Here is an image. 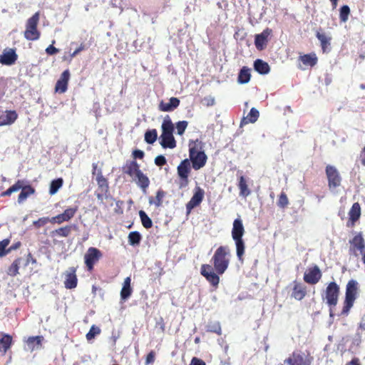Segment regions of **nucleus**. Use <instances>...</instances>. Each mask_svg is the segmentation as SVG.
<instances>
[{
    "label": "nucleus",
    "instance_id": "1",
    "mask_svg": "<svg viewBox=\"0 0 365 365\" xmlns=\"http://www.w3.org/2000/svg\"><path fill=\"white\" fill-rule=\"evenodd\" d=\"M230 250L227 246H220L211 258L215 272L210 264H203L200 267V274L214 288L217 289L220 283L219 275L223 274L230 264Z\"/></svg>",
    "mask_w": 365,
    "mask_h": 365
},
{
    "label": "nucleus",
    "instance_id": "2",
    "mask_svg": "<svg viewBox=\"0 0 365 365\" xmlns=\"http://www.w3.org/2000/svg\"><path fill=\"white\" fill-rule=\"evenodd\" d=\"M202 148L203 144L199 140L189 144V160L192 163V168L195 170L201 169L207 163V157Z\"/></svg>",
    "mask_w": 365,
    "mask_h": 365
},
{
    "label": "nucleus",
    "instance_id": "3",
    "mask_svg": "<svg viewBox=\"0 0 365 365\" xmlns=\"http://www.w3.org/2000/svg\"><path fill=\"white\" fill-rule=\"evenodd\" d=\"M40 19V14L36 12L28 19L26 23V29L24 33V38L29 41H36L40 38L41 32L38 30V24Z\"/></svg>",
    "mask_w": 365,
    "mask_h": 365
},
{
    "label": "nucleus",
    "instance_id": "4",
    "mask_svg": "<svg viewBox=\"0 0 365 365\" xmlns=\"http://www.w3.org/2000/svg\"><path fill=\"white\" fill-rule=\"evenodd\" d=\"M358 289V283L354 279L348 282L346 287L345 299L341 311L342 314H347L352 307L356 299Z\"/></svg>",
    "mask_w": 365,
    "mask_h": 365
},
{
    "label": "nucleus",
    "instance_id": "5",
    "mask_svg": "<svg viewBox=\"0 0 365 365\" xmlns=\"http://www.w3.org/2000/svg\"><path fill=\"white\" fill-rule=\"evenodd\" d=\"M96 180L97 182L98 188L95 191V195L98 200L103 202L105 196H106L109 191V184L108 179L103 176L101 170L98 171Z\"/></svg>",
    "mask_w": 365,
    "mask_h": 365
},
{
    "label": "nucleus",
    "instance_id": "6",
    "mask_svg": "<svg viewBox=\"0 0 365 365\" xmlns=\"http://www.w3.org/2000/svg\"><path fill=\"white\" fill-rule=\"evenodd\" d=\"M349 254L354 257H359L363 254L365 250V240L362 233H357L351 240H349Z\"/></svg>",
    "mask_w": 365,
    "mask_h": 365
},
{
    "label": "nucleus",
    "instance_id": "7",
    "mask_svg": "<svg viewBox=\"0 0 365 365\" xmlns=\"http://www.w3.org/2000/svg\"><path fill=\"white\" fill-rule=\"evenodd\" d=\"M339 292V286L335 282L328 284L325 289V299L330 307H334L337 304Z\"/></svg>",
    "mask_w": 365,
    "mask_h": 365
},
{
    "label": "nucleus",
    "instance_id": "8",
    "mask_svg": "<svg viewBox=\"0 0 365 365\" xmlns=\"http://www.w3.org/2000/svg\"><path fill=\"white\" fill-rule=\"evenodd\" d=\"M178 175L180 178V188L185 187L189 183V175L190 173V163L188 159H185L180 162L177 168Z\"/></svg>",
    "mask_w": 365,
    "mask_h": 365
},
{
    "label": "nucleus",
    "instance_id": "9",
    "mask_svg": "<svg viewBox=\"0 0 365 365\" xmlns=\"http://www.w3.org/2000/svg\"><path fill=\"white\" fill-rule=\"evenodd\" d=\"M103 255L101 250L96 247H89L84 255V260L88 271L91 272L94 265L102 257Z\"/></svg>",
    "mask_w": 365,
    "mask_h": 365
},
{
    "label": "nucleus",
    "instance_id": "10",
    "mask_svg": "<svg viewBox=\"0 0 365 365\" xmlns=\"http://www.w3.org/2000/svg\"><path fill=\"white\" fill-rule=\"evenodd\" d=\"M325 172L328 180V186L330 190L340 186L341 177L334 166L330 165H327Z\"/></svg>",
    "mask_w": 365,
    "mask_h": 365
},
{
    "label": "nucleus",
    "instance_id": "11",
    "mask_svg": "<svg viewBox=\"0 0 365 365\" xmlns=\"http://www.w3.org/2000/svg\"><path fill=\"white\" fill-rule=\"evenodd\" d=\"M312 357L300 351H294L284 362L289 365H311Z\"/></svg>",
    "mask_w": 365,
    "mask_h": 365
},
{
    "label": "nucleus",
    "instance_id": "12",
    "mask_svg": "<svg viewBox=\"0 0 365 365\" xmlns=\"http://www.w3.org/2000/svg\"><path fill=\"white\" fill-rule=\"evenodd\" d=\"M322 277V272L317 265L309 267L304 274L303 279L309 284H317Z\"/></svg>",
    "mask_w": 365,
    "mask_h": 365
},
{
    "label": "nucleus",
    "instance_id": "13",
    "mask_svg": "<svg viewBox=\"0 0 365 365\" xmlns=\"http://www.w3.org/2000/svg\"><path fill=\"white\" fill-rule=\"evenodd\" d=\"M204 190L199 186L195 187L192 197L186 204V210L187 213H190L192 209L200 205L204 198Z\"/></svg>",
    "mask_w": 365,
    "mask_h": 365
},
{
    "label": "nucleus",
    "instance_id": "14",
    "mask_svg": "<svg viewBox=\"0 0 365 365\" xmlns=\"http://www.w3.org/2000/svg\"><path fill=\"white\" fill-rule=\"evenodd\" d=\"M272 31V29L267 28L262 33L255 35V45L258 51H262L266 48Z\"/></svg>",
    "mask_w": 365,
    "mask_h": 365
},
{
    "label": "nucleus",
    "instance_id": "15",
    "mask_svg": "<svg viewBox=\"0 0 365 365\" xmlns=\"http://www.w3.org/2000/svg\"><path fill=\"white\" fill-rule=\"evenodd\" d=\"M78 278L76 276V268L74 267H69L65 272L64 286L66 289H72L77 287Z\"/></svg>",
    "mask_w": 365,
    "mask_h": 365
},
{
    "label": "nucleus",
    "instance_id": "16",
    "mask_svg": "<svg viewBox=\"0 0 365 365\" xmlns=\"http://www.w3.org/2000/svg\"><path fill=\"white\" fill-rule=\"evenodd\" d=\"M18 118V114L14 110H0V126L13 124Z\"/></svg>",
    "mask_w": 365,
    "mask_h": 365
},
{
    "label": "nucleus",
    "instance_id": "17",
    "mask_svg": "<svg viewBox=\"0 0 365 365\" xmlns=\"http://www.w3.org/2000/svg\"><path fill=\"white\" fill-rule=\"evenodd\" d=\"M18 58L15 48H6L0 56V63L3 65L11 66Z\"/></svg>",
    "mask_w": 365,
    "mask_h": 365
},
{
    "label": "nucleus",
    "instance_id": "18",
    "mask_svg": "<svg viewBox=\"0 0 365 365\" xmlns=\"http://www.w3.org/2000/svg\"><path fill=\"white\" fill-rule=\"evenodd\" d=\"M307 294V289L306 285L300 282L294 280L293 282V287L291 297L296 300H302Z\"/></svg>",
    "mask_w": 365,
    "mask_h": 365
},
{
    "label": "nucleus",
    "instance_id": "19",
    "mask_svg": "<svg viewBox=\"0 0 365 365\" xmlns=\"http://www.w3.org/2000/svg\"><path fill=\"white\" fill-rule=\"evenodd\" d=\"M349 220L346 222L347 227H353L361 217V206L359 202H354L349 211Z\"/></svg>",
    "mask_w": 365,
    "mask_h": 365
},
{
    "label": "nucleus",
    "instance_id": "20",
    "mask_svg": "<svg viewBox=\"0 0 365 365\" xmlns=\"http://www.w3.org/2000/svg\"><path fill=\"white\" fill-rule=\"evenodd\" d=\"M70 76L71 75L68 69L65 70L61 73L55 86L56 93H63L67 91Z\"/></svg>",
    "mask_w": 365,
    "mask_h": 365
},
{
    "label": "nucleus",
    "instance_id": "21",
    "mask_svg": "<svg viewBox=\"0 0 365 365\" xmlns=\"http://www.w3.org/2000/svg\"><path fill=\"white\" fill-rule=\"evenodd\" d=\"M122 171L124 174L128 175L133 179L134 177L140 172V165L135 160H127L124 165L122 167Z\"/></svg>",
    "mask_w": 365,
    "mask_h": 365
},
{
    "label": "nucleus",
    "instance_id": "22",
    "mask_svg": "<svg viewBox=\"0 0 365 365\" xmlns=\"http://www.w3.org/2000/svg\"><path fill=\"white\" fill-rule=\"evenodd\" d=\"M180 103L179 98L172 97L169 99V102L161 101L158 105V109L163 112H172L180 106Z\"/></svg>",
    "mask_w": 365,
    "mask_h": 365
},
{
    "label": "nucleus",
    "instance_id": "23",
    "mask_svg": "<svg viewBox=\"0 0 365 365\" xmlns=\"http://www.w3.org/2000/svg\"><path fill=\"white\" fill-rule=\"evenodd\" d=\"M17 181L21 182V192L18 196V202L23 203L30 195L35 192V189L31 185H25V181L23 180H18Z\"/></svg>",
    "mask_w": 365,
    "mask_h": 365
},
{
    "label": "nucleus",
    "instance_id": "24",
    "mask_svg": "<svg viewBox=\"0 0 365 365\" xmlns=\"http://www.w3.org/2000/svg\"><path fill=\"white\" fill-rule=\"evenodd\" d=\"M245 230L240 218H237L234 220L232 229V237L233 240L237 238H242L245 235Z\"/></svg>",
    "mask_w": 365,
    "mask_h": 365
},
{
    "label": "nucleus",
    "instance_id": "25",
    "mask_svg": "<svg viewBox=\"0 0 365 365\" xmlns=\"http://www.w3.org/2000/svg\"><path fill=\"white\" fill-rule=\"evenodd\" d=\"M13 343L12 336L8 334H2L0 339V355L5 356L6 351L11 348Z\"/></svg>",
    "mask_w": 365,
    "mask_h": 365
},
{
    "label": "nucleus",
    "instance_id": "26",
    "mask_svg": "<svg viewBox=\"0 0 365 365\" xmlns=\"http://www.w3.org/2000/svg\"><path fill=\"white\" fill-rule=\"evenodd\" d=\"M131 279L130 277L124 279L123 287L120 290V300L126 301L132 294L133 289L131 287Z\"/></svg>",
    "mask_w": 365,
    "mask_h": 365
},
{
    "label": "nucleus",
    "instance_id": "27",
    "mask_svg": "<svg viewBox=\"0 0 365 365\" xmlns=\"http://www.w3.org/2000/svg\"><path fill=\"white\" fill-rule=\"evenodd\" d=\"M24 262V259L21 257H16L10 266L6 269V274L10 277H16L19 274V269L21 264Z\"/></svg>",
    "mask_w": 365,
    "mask_h": 365
},
{
    "label": "nucleus",
    "instance_id": "28",
    "mask_svg": "<svg viewBox=\"0 0 365 365\" xmlns=\"http://www.w3.org/2000/svg\"><path fill=\"white\" fill-rule=\"evenodd\" d=\"M133 180L140 189L145 192L150 185V180L146 175H145L142 170L134 177Z\"/></svg>",
    "mask_w": 365,
    "mask_h": 365
},
{
    "label": "nucleus",
    "instance_id": "29",
    "mask_svg": "<svg viewBox=\"0 0 365 365\" xmlns=\"http://www.w3.org/2000/svg\"><path fill=\"white\" fill-rule=\"evenodd\" d=\"M299 60L304 65L314 67L318 62V58L315 53L312 52L307 54L300 55Z\"/></svg>",
    "mask_w": 365,
    "mask_h": 365
},
{
    "label": "nucleus",
    "instance_id": "30",
    "mask_svg": "<svg viewBox=\"0 0 365 365\" xmlns=\"http://www.w3.org/2000/svg\"><path fill=\"white\" fill-rule=\"evenodd\" d=\"M235 243L236 247V255L237 257V259L243 262L244 261V255L245 252V242L243 240V237L242 238H237L235 240H233Z\"/></svg>",
    "mask_w": 365,
    "mask_h": 365
},
{
    "label": "nucleus",
    "instance_id": "31",
    "mask_svg": "<svg viewBox=\"0 0 365 365\" xmlns=\"http://www.w3.org/2000/svg\"><path fill=\"white\" fill-rule=\"evenodd\" d=\"M160 145L163 148H174L176 147V141L173 134H161Z\"/></svg>",
    "mask_w": 365,
    "mask_h": 365
},
{
    "label": "nucleus",
    "instance_id": "32",
    "mask_svg": "<svg viewBox=\"0 0 365 365\" xmlns=\"http://www.w3.org/2000/svg\"><path fill=\"white\" fill-rule=\"evenodd\" d=\"M316 37L320 41L322 52L327 53L329 51L331 38L330 36H327L324 34H322L319 31L317 32Z\"/></svg>",
    "mask_w": 365,
    "mask_h": 365
},
{
    "label": "nucleus",
    "instance_id": "33",
    "mask_svg": "<svg viewBox=\"0 0 365 365\" xmlns=\"http://www.w3.org/2000/svg\"><path fill=\"white\" fill-rule=\"evenodd\" d=\"M73 227H75V226L68 225L63 227H61L58 229L53 230L51 232V237H68L71 235Z\"/></svg>",
    "mask_w": 365,
    "mask_h": 365
},
{
    "label": "nucleus",
    "instance_id": "34",
    "mask_svg": "<svg viewBox=\"0 0 365 365\" xmlns=\"http://www.w3.org/2000/svg\"><path fill=\"white\" fill-rule=\"evenodd\" d=\"M259 116V111L255 108H252L248 115L242 119L240 122V126L248 123H255L257 120Z\"/></svg>",
    "mask_w": 365,
    "mask_h": 365
},
{
    "label": "nucleus",
    "instance_id": "35",
    "mask_svg": "<svg viewBox=\"0 0 365 365\" xmlns=\"http://www.w3.org/2000/svg\"><path fill=\"white\" fill-rule=\"evenodd\" d=\"M254 68L262 75L267 74L270 71L269 65L262 59H257L254 61Z\"/></svg>",
    "mask_w": 365,
    "mask_h": 365
},
{
    "label": "nucleus",
    "instance_id": "36",
    "mask_svg": "<svg viewBox=\"0 0 365 365\" xmlns=\"http://www.w3.org/2000/svg\"><path fill=\"white\" fill-rule=\"evenodd\" d=\"M240 190V195L243 197H247L251 193V190L248 187L247 180L243 175L239 177V181L237 184Z\"/></svg>",
    "mask_w": 365,
    "mask_h": 365
},
{
    "label": "nucleus",
    "instance_id": "37",
    "mask_svg": "<svg viewBox=\"0 0 365 365\" xmlns=\"http://www.w3.org/2000/svg\"><path fill=\"white\" fill-rule=\"evenodd\" d=\"M251 69L247 66H243L239 73L237 77V82L240 84L247 83L251 78Z\"/></svg>",
    "mask_w": 365,
    "mask_h": 365
},
{
    "label": "nucleus",
    "instance_id": "38",
    "mask_svg": "<svg viewBox=\"0 0 365 365\" xmlns=\"http://www.w3.org/2000/svg\"><path fill=\"white\" fill-rule=\"evenodd\" d=\"M161 128L162 134H173L174 125L168 115L165 116L162 123Z\"/></svg>",
    "mask_w": 365,
    "mask_h": 365
},
{
    "label": "nucleus",
    "instance_id": "39",
    "mask_svg": "<svg viewBox=\"0 0 365 365\" xmlns=\"http://www.w3.org/2000/svg\"><path fill=\"white\" fill-rule=\"evenodd\" d=\"M43 337L42 336H30L28 338L26 343L31 351H34L36 348L41 346Z\"/></svg>",
    "mask_w": 365,
    "mask_h": 365
},
{
    "label": "nucleus",
    "instance_id": "40",
    "mask_svg": "<svg viewBox=\"0 0 365 365\" xmlns=\"http://www.w3.org/2000/svg\"><path fill=\"white\" fill-rule=\"evenodd\" d=\"M165 196V192L161 189L158 190L156 193V196L155 198L150 197L149 198V203L150 205L154 204L156 207H160L162 205L163 200Z\"/></svg>",
    "mask_w": 365,
    "mask_h": 365
},
{
    "label": "nucleus",
    "instance_id": "41",
    "mask_svg": "<svg viewBox=\"0 0 365 365\" xmlns=\"http://www.w3.org/2000/svg\"><path fill=\"white\" fill-rule=\"evenodd\" d=\"M141 239V235L138 231H133L128 234V243L132 246L138 245L140 243Z\"/></svg>",
    "mask_w": 365,
    "mask_h": 365
},
{
    "label": "nucleus",
    "instance_id": "42",
    "mask_svg": "<svg viewBox=\"0 0 365 365\" xmlns=\"http://www.w3.org/2000/svg\"><path fill=\"white\" fill-rule=\"evenodd\" d=\"M63 180L61 178L55 179L51 182L49 187V194L53 195L56 194L58 190L62 187Z\"/></svg>",
    "mask_w": 365,
    "mask_h": 365
},
{
    "label": "nucleus",
    "instance_id": "43",
    "mask_svg": "<svg viewBox=\"0 0 365 365\" xmlns=\"http://www.w3.org/2000/svg\"><path fill=\"white\" fill-rule=\"evenodd\" d=\"M206 331L208 332L215 333L217 335L222 334V329L219 322H209L206 326Z\"/></svg>",
    "mask_w": 365,
    "mask_h": 365
},
{
    "label": "nucleus",
    "instance_id": "44",
    "mask_svg": "<svg viewBox=\"0 0 365 365\" xmlns=\"http://www.w3.org/2000/svg\"><path fill=\"white\" fill-rule=\"evenodd\" d=\"M139 216L142 222L143 226L146 228L149 229L151 228L153 226V222L151 219L148 217V215L144 212L143 210L139 211Z\"/></svg>",
    "mask_w": 365,
    "mask_h": 365
},
{
    "label": "nucleus",
    "instance_id": "45",
    "mask_svg": "<svg viewBox=\"0 0 365 365\" xmlns=\"http://www.w3.org/2000/svg\"><path fill=\"white\" fill-rule=\"evenodd\" d=\"M158 138V132L156 129L149 130L145 133V140L148 144L154 143Z\"/></svg>",
    "mask_w": 365,
    "mask_h": 365
},
{
    "label": "nucleus",
    "instance_id": "46",
    "mask_svg": "<svg viewBox=\"0 0 365 365\" xmlns=\"http://www.w3.org/2000/svg\"><path fill=\"white\" fill-rule=\"evenodd\" d=\"M21 184V181H16L12 186L8 188L6 191L2 192L0 194V197L10 196L13 192L19 191L22 187Z\"/></svg>",
    "mask_w": 365,
    "mask_h": 365
},
{
    "label": "nucleus",
    "instance_id": "47",
    "mask_svg": "<svg viewBox=\"0 0 365 365\" xmlns=\"http://www.w3.org/2000/svg\"><path fill=\"white\" fill-rule=\"evenodd\" d=\"M10 244V240L6 238L0 241V257H5L9 253V245Z\"/></svg>",
    "mask_w": 365,
    "mask_h": 365
},
{
    "label": "nucleus",
    "instance_id": "48",
    "mask_svg": "<svg viewBox=\"0 0 365 365\" xmlns=\"http://www.w3.org/2000/svg\"><path fill=\"white\" fill-rule=\"evenodd\" d=\"M350 14V9L349 6L344 5L340 9L339 19L341 22H346Z\"/></svg>",
    "mask_w": 365,
    "mask_h": 365
},
{
    "label": "nucleus",
    "instance_id": "49",
    "mask_svg": "<svg viewBox=\"0 0 365 365\" xmlns=\"http://www.w3.org/2000/svg\"><path fill=\"white\" fill-rule=\"evenodd\" d=\"M289 205V199L287 194L284 192H282L279 195L277 200V205L280 208L284 209Z\"/></svg>",
    "mask_w": 365,
    "mask_h": 365
},
{
    "label": "nucleus",
    "instance_id": "50",
    "mask_svg": "<svg viewBox=\"0 0 365 365\" xmlns=\"http://www.w3.org/2000/svg\"><path fill=\"white\" fill-rule=\"evenodd\" d=\"M78 211V207L75 206L73 207H69L64 210V212L62 213L64 217L66 219V220L68 222L70 220H71L76 213Z\"/></svg>",
    "mask_w": 365,
    "mask_h": 365
},
{
    "label": "nucleus",
    "instance_id": "51",
    "mask_svg": "<svg viewBox=\"0 0 365 365\" xmlns=\"http://www.w3.org/2000/svg\"><path fill=\"white\" fill-rule=\"evenodd\" d=\"M188 125V122L187 120H181L178 121L175 124V127L177 129V134L179 135H182Z\"/></svg>",
    "mask_w": 365,
    "mask_h": 365
},
{
    "label": "nucleus",
    "instance_id": "52",
    "mask_svg": "<svg viewBox=\"0 0 365 365\" xmlns=\"http://www.w3.org/2000/svg\"><path fill=\"white\" fill-rule=\"evenodd\" d=\"M101 333V329L95 325H93L89 331L86 334L87 340L90 341L95 338V336Z\"/></svg>",
    "mask_w": 365,
    "mask_h": 365
},
{
    "label": "nucleus",
    "instance_id": "53",
    "mask_svg": "<svg viewBox=\"0 0 365 365\" xmlns=\"http://www.w3.org/2000/svg\"><path fill=\"white\" fill-rule=\"evenodd\" d=\"M51 219L47 217H43L39 218L38 220L34 222V225L36 228H40L43 225H46L48 222H50Z\"/></svg>",
    "mask_w": 365,
    "mask_h": 365
},
{
    "label": "nucleus",
    "instance_id": "54",
    "mask_svg": "<svg viewBox=\"0 0 365 365\" xmlns=\"http://www.w3.org/2000/svg\"><path fill=\"white\" fill-rule=\"evenodd\" d=\"M64 222H68L66 219L64 217L63 214H58L56 216H54L51 218L50 222L52 224H58L61 225Z\"/></svg>",
    "mask_w": 365,
    "mask_h": 365
},
{
    "label": "nucleus",
    "instance_id": "55",
    "mask_svg": "<svg viewBox=\"0 0 365 365\" xmlns=\"http://www.w3.org/2000/svg\"><path fill=\"white\" fill-rule=\"evenodd\" d=\"M23 266L24 267H27L30 263L34 264L37 263L36 259L33 256L31 252H29L26 255V259L24 260Z\"/></svg>",
    "mask_w": 365,
    "mask_h": 365
},
{
    "label": "nucleus",
    "instance_id": "56",
    "mask_svg": "<svg viewBox=\"0 0 365 365\" xmlns=\"http://www.w3.org/2000/svg\"><path fill=\"white\" fill-rule=\"evenodd\" d=\"M155 163L158 166H163L167 163V160L163 155H158L155 158Z\"/></svg>",
    "mask_w": 365,
    "mask_h": 365
},
{
    "label": "nucleus",
    "instance_id": "57",
    "mask_svg": "<svg viewBox=\"0 0 365 365\" xmlns=\"http://www.w3.org/2000/svg\"><path fill=\"white\" fill-rule=\"evenodd\" d=\"M155 353L154 351H150L148 355L146 356V358H145V364L146 365H148L150 364H152L155 361Z\"/></svg>",
    "mask_w": 365,
    "mask_h": 365
},
{
    "label": "nucleus",
    "instance_id": "58",
    "mask_svg": "<svg viewBox=\"0 0 365 365\" xmlns=\"http://www.w3.org/2000/svg\"><path fill=\"white\" fill-rule=\"evenodd\" d=\"M189 365H206L205 362L197 357H192Z\"/></svg>",
    "mask_w": 365,
    "mask_h": 365
},
{
    "label": "nucleus",
    "instance_id": "59",
    "mask_svg": "<svg viewBox=\"0 0 365 365\" xmlns=\"http://www.w3.org/2000/svg\"><path fill=\"white\" fill-rule=\"evenodd\" d=\"M58 49L56 48V47H54L53 46V44L48 46L46 49V52L47 54L48 55H54V54H56L57 53H58Z\"/></svg>",
    "mask_w": 365,
    "mask_h": 365
},
{
    "label": "nucleus",
    "instance_id": "60",
    "mask_svg": "<svg viewBox=\"0 0 365 365\" xmlns=\"http://www.w3.org/2000/svg\"><path fill=\"white\" fill-rule=\"evenodd\" d=\"M86 49V45L81 43V45L71 54V57L73 58L77 56L80 52Z\"/></svg>",
    "mask_w": 365,
    "mask_h": 365
},
{
    "label": "nucleus",
    "instance_id": "61",
    "mask_svg": "<svg viewBox=\"0 0 365 365\" xmlns=\"http://www.w3.org/2000/svg\"><path fill=\"white\" fill-rule=\"evenodd\" d=\"M144 152L143 150H135L133 152V156L134 158V159H143L144 158Z\"/></svg>",
    "mask_w": 365,
    "mask_h": 365
},
{
    "label": "nucleus",
    "instance_id": "62",
    "mask_svg": "<svg viewBox=\"0 0 365 365\" xmlns=\"http://www.w3.org/2000/svg\"><path fill=\"white\" fill-rule=\"evenodd\" d=\"M359 160L360 161L361 165L365 166V145L360 152L359 155Z\"/></svg>",
    "mask_w": 365,
    "mask_h": 365
},
{
    "label": "nucleus",
    "instance_id": "63",
    "mask_svg": "<svg viewBox=\"0 0 365 365\" xmlns=\"http://www.w3.org/2000/svg\"><path fill=\"white\" fill-rule=\"evenodd\" d=\"M21 246V242L18 241L15 243H14L12 245H11L9 247V253L13 251V250H18L20 248V247Z\"/></svg>",
    "mask_w": 365,
    "mask_h": 365
},
{
    "label": "nucleus",
    "instance_id": "64",
    "mask_svg": "<svg viewBox=\"0 0 365 365\" xmlns=\"http://www.w3.org/2000/svg\"><path fill=\"white\" fill-rule=\"evenodd\" d=\"M345 365H361L360 360L357 357H354L350 361L347 362Z\"/></svg>",
    "mask_w": 365,
    "mask_h": 365
}]
</instances>
